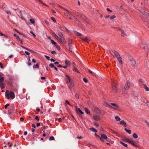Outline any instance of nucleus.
Returning a JSON list of instances; mask_svg holds the SVG:
<instances>
[{
  "mask_svg": "<svg viewBox=\"0 0 149 149\" xmlns=\"http://www.w3.org/2000/svg\"><path fill=\"white\" fill-rule=\"evenodd\" d=\"M67 11L64 13V14L66 16L68 17V18L71 20H74L76 19L75 17L73 15L72 13L68 11L67 10H66Z\"/></svg>",
  "mask_w": 149,
  "mask_h": 149,
  "instance_id": "nucleus-1",
  "label": "nucleus"
},
{
  "mask_svg": "<svg viewBox=\"0 0 149 149\" xmlns=\"http://www.w3.org/2000/svg\"><path fill=\"white\" fill-rule=\"evenodd\" d=\"M130 86V82L128 81L125 84L124 89L123 90V94L125 95L127 93L126 91L129 89Z\"/></svg>",
  "mask_w": 149,
  "mask_h": 149,
  "instance_id": "nucleus-2",
  "label": "nucleus"
},
{
  "mask_svg": "<svg viewBox=\"0 0 149 149\" xmlns=\"http://www.w3.org/2000/svg\"><path fill=\"white\" fill-rule=\"evenodd\" d=\"M6 96L7 97L8 99H10V96L11 99H14L15 97V95L14 93L12 91H10L9 93V91L7 90L5 94Z\"/></svg>",
  "mask_w": 149,
  "mask_h": 149,
  "instance_id": "nucleus-3",
  "label": "nucleus"
},
{
  "mask_svg": "<svg viewBox=\"0 0 149 149\" xmlns=\"http://www.w3.org/2000/svg\"><path fill=\"white\" fill-rule=\"evenodd\" d=\"M126 141L132 146L135 147L139 148V145L137 144L136 141H135L132 140H130L129 139H127Z\"/></svg>",
  "mask_w": 149,
  "mask_h": 149,
  "instance_id": "nucleus-4",
  "label": "nucleus"
},
{
  "mask_svg": "<svg viewBox=\"0 0 149 149\" xmlns=\"http://www.w3.org/2000/svg\"><path fill=\"white\" fill-rule=\"evenodd\" d=\"M114 57L115 58H116L120 63L121 64V58L118 52H116V54H115V55L114 56Z\"/></svg>",
  "mask_w": 149,
  "mask_h": 149,
  "instance_id": "nucleus-5",
  "label": "nucleus"
},
{
  "mask_svg": "<svg viewBox=\"0 0 149 149\" xmlns=\"http://www.w3.org/2000/svg\"><path fill=\"white\" fill-rule=\"evenodd\" d=\"M80 17L83 20L85 21L88 24L90 23V21L84 15L81 14L80 15Z\"/></svg>",
  "mask_w": 149,
  "mask_h": 149,
  "instance_id": "nucleus-6",
  "label": "nucleus"
},
{
  "mask_svg": "<svg viewBox=\"0 0 149 149\" xmlns=\"http://www.w3.org/2000/svg\"><path fill=\"white\" fill-rule=\"evenodd\" d=\"M108 138L107 136L104 134H102L101 136L100 137V141L103 142L104 141V139H107Z\"/></svg>",
  "mask_w": 149,
  "mask_h": 149,
  "instance_id": "nucleus-7",
  "label": "nucleus"
},
{
  "mask_svg": "<svg viewBox=\"0 0 149 149\" xmlns=\"http://www.w3.org/2000/svg\"><path fill=\"white\" fill-rule=\"evenodd\" d=\"M72 40L71 39H69L68 41V46L70 51L72 52Z\"/></svg>",
  "mask_w": 149,
  "mask_h": 149,
  "instance_id": "nucleus-8",
  "label": "nucleus"
},
{
  "mask_svg": "<svg viewBox=\"0 0 149 149\" xmlns=\"http://www.w3.org/2000/svg\"><path fill=\"white\" fill-rule=\"evenodd\" d=\"M75 108L76 111L78 115L83 114H84V112L80 109V108H77L76 107H75Z\"/></svg>",
  "mask_w": 149,
  "mask_h": 149,
  "instance_id": "nucleus-9",
  "label": "nucleus"
},
{
  "mask_svg": "<svg viewBox=\"0 0 149 149\" xmlns=\"http://www.w3.org/2000/svg\"><path fill=\"white\" fill-rule=\"evenodd\" d=\"M112 88L113 92H116L118 89L116 87V84L115 83H114L112 85Z\"/></svg>",
  "mask_w": 149,
  "mask_h": 149,
  "instance_id": "nucleus-10",
  "label": "nucleus"
},
{
  "mask_svg": "<svg viewBox=\"0 0 149 149\" xmlns=\"http://www.w3.org/2000/svg\"><path fill=\"white\" fill-rule=\"evenodd\" d=\"M80 38L82 40L87 42H88L90 40V38L89 37H87L85 38H82L81 37Z\"/></svg>",
  "mask_w": 149,
  "mask_h": 149,
  "instance_id": "nucleus-11",
  "label": "nucleus"
},
{
  "mask_svg": "<svg viewBox=\"0 0 149 149\" xmlns=\"http://www.w3.org/2000/svg\"><path fill=\"white\" fill-rule=\"evenodd\" d=\"M111 105L112 106H111V108H113L114 109H116L118 107V105L115 103H111Z\"/></svg>",
  "mask_w": 149,
  "mask_h": 149,
  "instance_id": "nucleus-12",
  "label": "nucleus"
},
{
  "mask_svg": "<svg viewBox=\"0 0 149 149\" xmlns=\"http://www.w3.org/2000/svg\"><path fill=\"white\" fill-rule=\"evenodd\" d=\"M130 64L134 68L136 65V62L135 60L132 59L130 60Z\"/></svg>",
  "mask_w": 149,
  "mask_h": 149,
  "instance_id": "nucleus-13",
  "label": "nucleus"
},
{
  "mask_svg": "<svg viewBox=\"0 0 149 149\" xmlns=\"http://www.w3.org/2000/svg\"><path fill=\"white\" fill-rule=\"evenodd\" d=\"M59 41L61 43H63V44H65L66 43L65 41L64 37L61 38L59 39Z\"/></svg>",
  "mask_w": 149,
  "mask_h": 149,
  "instance_id": "nucleus-14",
  "label": "nucleus"
},
{
  "mask_svg": "<svg viewBox=\"0 0 149 149\" xmlns=\"http://www.w3.org/2000/svg\"><path fill=\"white\" fill-rule=\"evenodd\" d=\"M94 111L97 113L100 114L101 113V110L97 107H95L94 109Z\"/></svg>",
  "mask_w": 149,
  "mask_h": 149,
  "instance_id": "nucleus-15",
  "label": "nucleus"
},
{
  "mask_svg": "<svg viewBox=\"0 0 149 149\" xmlns=\"http://www.w3.org/2000/svg\"><path fill=\"white\" fill-rule=\"evenodd\" d=\"M143 15L145 16L148 19H149V14L146 12H144Z\"/></svg>",
  "mask_w": 149,
  "mask_h": 149,
  "instance_id": "nucleus-16",
  "label": "nucleus"
},
{
  "mask_svg": "<svg viewBox=\"0 0 149 149\" xmlns=\"http://www.w3.org/2000/svg\"><path fill=\"white\" fill-rule=\"evenodd\" d=\"M146 46V44L144 43H142L140 45V47L143 49H145Z\"/></svg>",
  "mask_w": 149,
  "mask_h": 149,
  "instance_id": "nucleus-17",
  "label": "nucleus"
},
{
  "mask_svg": "<svg viewBox=\"0 0 149 149\" xmlns=\"http://www.w3.org/2000/svg\"><path fill=\"white\" fill-rule=\"evenodd\" d=\"M65 76L67 77L68 79V81H67L66 82V83L68 84V82H69L72 81L71 80V79L70 77L67 74H65Z\"/></svg>",
  "mask_w": 149,
  "mask_h": 149,
  "instance_id": "nucleus-18",
  "label": "nucleus"
},
{
  "mask_svg": "<svg viewBox=\"0 0 149 149\" xmlns=\"http://www.w3.org/2000/svg\"><path fill=\"white\" fill-rule=\"evenodd\" d=\"M88 72L91 74L95 76H96L97 75V74L95 72L92 71L90 70H88Z\"/></svg>",
  "mask_w": 149,
  "mask_h": 149,
  "instance_id": "nucleus-19",
  "label": "nucleus"
},
{
  "mask_svg": "<svg viewBox=\"0 0 149 149\" xmlns=\"http://www.w3.org/2000/svg\"><path fill=\"white\" fill-rule=\"evenodd\" d=\"M65 63L66 65L67 66H70V62L68 60H66L65 61Z\"/></svg>",
  "mask_w": 149,
  "mask_h": 149,
  "instance_id": "nucleus-20",
  "label": "nucleus"
},
{
  "mask_svg": "<svg viewBox=\"0 0 149 149\" xmlns=\"http://www.w3.org/2000/svg\"><path fill=\"white\" fill-rule=\"evenodd\" d=\"M90 130L94 132H98L96 129L93 127L90 128Z\"/></svg>",
  "mask_w": 149,
  "mask_h": 149,
  "instance_id": "nucleus-21",
  "label": "nucleus"
},
{
  "mask_svg": "<svg viewBox=\"0 0 149 149\" xmlns=\"http://www.w3.org/2000/svg\"><path fill=\"white\" fill-rule=\"evenodd\" d=\"M93 118L96 120H98L100 119V117L95 115L93 116Z\"/></svg>",
  "mask_w": 149,
  "mask_h": 149,
  "instance_id": "nucleus-22",
  "label": "nucleus"
},
{
  "mask_svg": "<svg viewBox=\"0 0 149 149\" xmlns=\"http://www.w3.org/2000/svg\"><path fill=\"white\" fill-rule=\"evenodd\" d=\"M21 47H22V48H24V49H26V50H27L28 51H29V52H32V50H31V49H29V48H26V47H24V46H23L21 45Z\"/></svg>",
  "mask_w": 149,
  "mask_h": 149,
  "instance_id": "nucleus-23",
  "label": "nucleus"
},
{
  "mask_svg": "<svg viewBox=\"0 0 149 149\" xmlns=\"http://www.w3.org/2000/svg\"><path fill=\"white\" fill-rule=\"evenodd\" d=\"M124 125L125 127H127V125L126 123L124 121V120H122V125Z\"/></svg>",
  "mask_w": 149,
  "mask_h": 149,
  "instance_id": "nucleus-24",
  "label": "nucleus"
},
{
  "mask_svg": "<svg viewBox=\"0 0 149 149\" xmlns=\"http://www.w3.org/2000/svg\"><path fill=\"white\" fill-rule=\"evenodd\" d=\"M75 34L77 36H81L82 35V34L81 33L77 32L76 31H75L74 32Z\"/></svg>",
  "mask_w": 149,
  "mask_h": 149,
  "instance_id": "nucleus-25",
  "label": "nucleus"
},
{
  "mask_svg": "<svg viewBox=\"0 0 149 149\" xmlns=\"http://www.w3.org/2000/svg\"><path fill=\"white\" fill-rule=\"evenodd\" d=\"M144 88L145 89L146 91H149V88L147 87V85L146 84H144Z\"/></svg>",
  "mask_w": 149,
  "mask_h": 149,
  "instance_id": "nucleus-26",
  "label": "nucleus"
},
{
  "mask_svg": "<svg viewBox=\"0 0 149 149\" xmlns=\"http://www.w3.org/2000/svg\"><path fill=\"white\" fill-rule=\"evenodd\" d=\"M58 35L60 37V38L63 37V34L61 32H58Z\"/></svg>",
  "mask_w": 149,
  "mask_h": 149,
  "instance_id": "nucleus-27",
  "label": "nucleus"
},
{
  "mask_svg": "<svg viewBox=\"0 0 149 149\" xmlns=\"http://www.w3.org/2000/svg\"><path fill=\"white\" fill-rule=\"evenodd\" d=\"M85 111L86 113L87 114H90V111L87 108H85Z\"/></svg>",
  "mask_w": 149,
  "mask_h": 149,
  "instance_id": "nucleus-28",
  "label": "nucleus"
},
{
  "mask_svg": "<svg viewBox=\"0 0 149 149\" xmlns=\"http://www.w3.org/2000/svg\"><path fill=\"white\" fill-rule=\"evenodd\" d=\"M127 35L126 33L123 31V30H122V36L125 37Z\"/></svg>",
  "mask_w": 149,
  "mask_h": 149,
  "instance_id": "nucleus-29",
  "label": "nucleus"
},
{
  "mask_svg": "<svg viewBox=\"0 0 149 149\" xmlns=\"http://www.w3.org/2000/svg\"><path fill=\"white\" fill-rule=\"evenodd\" d=\"M124 130L128 134H131V131L130 130H128L126 128H125Z\"/></svg>",
  "mask_w": 149,
  "mask_h": 149,
  "instance_id": "nucleus-30",
  "label": "nucleus"
},
{
  "mask_svg": "<svg viewBox=\"0 0 149 149\" xmlns=\"http://www.w3.org/2000/svg\"><path fill=\"white\" fill-rule=\"evenodd\" d=\"M115 118L116 120L117 121H119L120 120V118L118 116H116L115 117Z\"/></svg>",
  "mask_w": 149,
  "mask_h": 149,
  "instance_id": "nucleus-31",
  "label": "nucleus"
},
{
  "mask_svg": "<svg viewBox=\"0 0 149 149\" xmlns=\"http://www.w3.org/2000/svg\"><path fill=\"white\" fill-rule=\"evenodd\" d=\"M116 52H117L116 51H115L114 52L113 51H111L110 52L111 54L113 55V56L114 57L115 55V54H116Z\"/></svg>",
  "mask_w": 149,
  "mask_h": 149,
  "instance_id": "nucleus-32",
  "label": "nucleus"
},
{
  "mask_svg": "<svg viewBox=\"0 0 149 149\" xmlns=\"http://www.w3.org/2000/svg\"><path fill=\"white\" fill-rule=\"evenodd\" d=\"M116 52H117L116 51H115L114 52L113 51H111L110 52L111 54L113 55V56L114 57L115 55V54H116Z\"/></svg>",
  "mask_w": 149,
  "mask_h": 149,
  "instance_id": "nucleus-33",
  "label": "nucleus"
},
{
  "mask_svg": "<svg viewBox=\"0 0 149 149\" xmlns=\"http://www.w3.org/2000/svg\"><path fill=\"white\" fill-rule=\"evenodd\" d=\"M133 136L135 139H137L138 137L137 135L135 133H134L133 134Z\"/></svg>",
  "mask_w": 149,
  "mask_h": 149,
  "instance_id": "nucleus-34",
  "label": "nucleus"
},
{
  "mask_svg": "<svg viewBox=\"0 0 149 149\" xmlns=\"http://www.w3.org/2000/svg\"><path fill=\"white\" fill-rule=\"evenodd\" d=\"M4 81V77H1L0 79V84H1Z\"/></svg>",
  "mask_w": 149,
  "mask_h": 149,
  "instance_id": "nucleus-35",
  "label": "nucleus"
},
{
  "mask_svg": "<svg viewBox=\"0 0 149 149\" xmlns=\"http://www.w3.org/2000/svg\"><path fill=\"white\" fill-rule=\"evenodd\" d=\"M75 14L76 15L78 16H80V15L81 14L79 13V12H75Z\"/></svg>",
  "mask_w": 149,
  "mask_h": 149,
  "instance_id": "nucleus-36",
  "label": "nucleus"
},
{
  "mask_svg": "<svg viewBox=\"0 0 149 149\" xmlns=\"http://www.w3.org/2000/svg\"><path fill=\"white\" fill-rule=\"evenodd\" d=\"M73 70L74 71H75L77 72V73H79V70H77V69L75 67H74L73 69Z\"/></svg>",
  "mask_w": 149,
  "mask_h": 149,
  "instance_id": "nucleus-37",
  "label": "nucleus"
},
{
  "mask_svg": "<svg viewBox=\"0 0 149 149\" xmlns=\"http://www.w3.org/2000/svg\"><path fill=\"white\" fill-rule=\"evenodd\" d=\"M22 11H20L19 12L21 18H22V19H24V17L22 15Z\"/></svg>",
  "mask_w": 149,
  "mask_h": 149,
  "instance_id": "nucleus-38",
  "label": "nucleus"
},
{
  "mask_svg": "<svg viewBox=\"0 0 149 149\" xmlns=\"http://www.w3.org/2000/svg\"><path fill=\"white\" fill-rule=\"evenodd\" d=\"M1 84L0 85V87L1 89H3L4 88V86L3 83Z\"/></svg>",
  "mask_w": 149,
  "mask_h": 149,
  "instance_id": "nucleus-39",
  "label": "nucleus"
},
{
  "mask_svg": "<svg viewBox=\"0 0 149 149\" xmlns=\"http://www.w3.org/2000/svg\"><path fill=\"white\" fill-rule=\"evenodd\" d=\"M69 83H70V85L69 86V88H70V87H72L73 86V84L72 83V81H71Z\"/></svg>",
  "mask_w": 149,
  "mask_h": 149,
  "instance_id": "nucleus-40",
  "label": "nucleus"
},
{
  "mask_svg": "<svg viewBox=\"0 0 149 149\" xmlns=\"http://www.w3.org/2000/svg\"><path fill=\"white\" fill-rule=\"evenodd\" d=\"M49 66L51 68H54V67H55L54 64H53V63H50L49 65Z\"/></svg>",
  "mask_w": 149,
  "mask_h": 149,
  "instance_id": "nucleus-41",
  "label": "nucleus"
},
{
  "mask_svg": "<svg viewBox=\"0 0 149 149\" xmlns=\"http://www.w3.org/2000/svg\"><path fill=\"white\" fill-rule=\"evenodd\" d=\"M144 2L145 5L147 6L148 5V3L147 0H143Z\"/></svg>",
  "mask_w": 149,
  "mask_h": 149,
  "instance_id": "nucleus-42",
  "label": "nucleus"
},
{
  "mask_svg": "<svg viewBox=\"0 0 149 149\" xmlns=\"http://www.w3.org/2000/svg\"><path fill=\"white\" fill-rule=\"evenodd\" d=\"M65 104L66 105L67 104L69 105L70 106H71L70 104L69 103V102L68 101L66 100L65 101Z\"/></svg>",
  "mask_w": 149,
  "mask_h": 149,
  "instance_id": "nucleus-43",
  "label": "nucleus"
},
{
  "mask_svg": "<svg viewBox=\"0 0 149 149\" xmlns=\"http://www.w3.org/2000/svg\"><path fill=\"white\" fill-rule=\"evenodd\" d=\"M83 81L85 83H87L88 81V79L85 77L83 78Z\"/></svg>",
  "mask_w": 149,
  "mask_h": 149,
  "instance_id": "nucleus-44",
  "label": "nucleus"
},
{
  "mask_svg": "<svg viewBox=\"0 0 149 149\" xmlns=\"http://www.w3.org/2000/svg\"><path fill=\"white\" fill-rule=\"evenodd\" d=\"M51 19L54 22H56V20L54 17H52L51 18Z\"/></svg>",
  "mask_w": 149,
  "mask_h": 149,
  "instance_id": "nucleus-45",
  "label": "nucleus"
},
{
  "mask_svg": "<svg viewBox=\"0 0 149 149\" xmlns=\"http://www.w3.org/2000/svg\"><path fill=\"white\" fill-rule=\"evenodd\" d=\"M105 105L107 107L111 108V106L108 103H106V104H105Z\"/></svg>",
  "mask_w": 149,
  "mask_h": 149,
  "instance_id": "nucleus-46",
  "label": "nucleus"
},
{
  "mask_svg": "<svg viewBox=\"0 0 149 149\" xmlns=\"http://www.w3.org/2000/svg\"><path fill=\"white\" fill-rule=\"evenodd\" d=\"M44 56L48 60H50V57L49 56L46 55H45Z\"/></svg>",
  "mask_w": 149,
  "mask_h": 149,
  "instance_id": "nucleus-47",
  "label": "nucleus"
},
{
  "mask_svg": "<svg viewBox=\"0 0 149 149\" xmlns=\"http://www.w3.org/2000/svg\"><path fill=\"white\" fill-rule=\"evenodd\" d=\"M116 17L115 15H113L110 17V19L111 20L115 18Z\"/></svg>",
  "mask_w": 149,
  "mask_h": 149,
  "instance_id": "nucleus-48",
  "label": "nucleus"
},
{
  "mask_svg": "<svg viewBox=\"0 0 149 149\" xmlns=\"http://www.w3.org/2000/svg\"><path fill=\"white\" fill-rule=\"evenodd\" d=\"M51 42L52 44L54 45H56V42H54L53 40H51Z\"/></svg>",
  "mask_w": 149,
  "mask_h": 149,
  "instance_id": "nucleus-49",
  "label": "nucleus"
},
{
  "mask_svg": "<svg viewBox=\"0 0 149 149\" xmlns=\"http://www.w3.org/2000/svg\"><path fill=\"white\" fill-rule=\"evenodd\" d=\"M51 32L53 35L54 37L56 35L52 30H51Z\"/></svg>",
  "mask_w": 149,
  "mask_h": 149,
  "instance_id": "nucleus-50",
  "label": "nucleus"
},
{
  "mask_svg": "<svg viewBox=\"0 0 149 149\" xmlns=\"http://www.w3.org/2000/svg\"><path fill=\"white\" fill-rule=\"evenodd\" d=\"M30 21L31 22V23L32 24H33L34 23L35 21L34 19H30Z\"/></svg>",
  "mask_w": 149,
  "mask_h": 149,
  "instance_id": "nucleus-51",
  "label": "nucleus"
},
{
  "mask_svg": "<svg viewBox=\"0 0 149 149\" xmlns=\"http://www.w3.org/2000/svg\"><path fill=\"white\" fill-rule=\"evenodd\" d=\"M54 137L53 136H51L49 139V140H54Z\"/></svg>",
  "mask_w": 149,
  "mask_h": 149,
  "instance_id": "nucleus-52",
  "label": "nucleus"
},
{
  "mask_svg": "<svg viewBox=\"0 0 149 149\" xmlns=\"http://www.w3.org/2000/svg\"><path fill=\"white\" fill-rule=\"evenodd\" d=\"M146 100L145 102L144 101H143V102L146 104H147V103L148 104H147V105L149 107V102H148V101L147 100Z\"/></svg>",
  "mask_w": 149,
  "mask_h": 149,
  "instance_id": "nucleus-53",
  "label": "nucleus"
},
{
  "mask_svg": "<svg viewBox=\"0 0 149 149\" xmlns=\"http://www.w3.org/2000/svg\"><path fill=\"white\" fill-rule=\"evenodd\" d=\"M122 144L125 147H127V144L123 143V142H122Z\"/></svg>",
  "mask_w": 149,
  "mask_h": 149,
  "instance_id": "nucleus-54",
  "label": "nucleus"
},
{
  "mask_svg": "<svg viewBox=\"0 0 149 149\" xmlns=\"http://www.w3.org/2000/svg\"><path fill=\"white\" fill-rule=\"evenodd\" d=\"M24 53L26 54L27 55H29V54H30V53H29V52H28L26 51H25L24 52Z\"/></svg>",
  "mask_w": 149,
  "mask_h": 149,
  "instance_id": "nucleus-55",
  "label": "nucleus"
},
{
  "mask_svg": "<svg viewBox=\"0 0 149 149\" xmlns=\"http://www.w3.org/2000/svg\"><path fill=\"white\" fill-rule=\"evenodd\" d=\"M54 37L56 39L58 40V41L59 40V39H60V38L56 35Z\"/></svg>",
  "mask_w": 149,
  "mask_h": 149,
  "instance_id": "nucleus-56",
  "label": "nucleus"
},
{
  "mask_svg": "<svg viewBox=\"0 0 149 149\" xmlns=\"http://www.w3.org/2000/svg\"><path fill=\"white\" fill-rule=\"evenodd\" d=\"M94 125L96 126L97 127H98L99 126V125L97 123H94Z\"/></svg>",
  "mask_w": 149,
  "mask_h": 149,
  "instance_id": "nucleus-57",
  "label": "nucleus"
},
{
  "mask_svg": "<svg viewBox=\"0 0 149 149\" xmlns=\"http://www.w3.org/2000/svg\"><path fill=\"white\" fill-rule=\"evenodd\" d=\"M51 53H52V54H56V52L55 51H52L51 52Z\"/></svg>",
  "mask_w": 149,
  "mask_h": 149,
  "instance_id": "nucleus-58",
  "label": "nucleus"
},
{
  "mask_svg": "<svg viewBox=\"0 0 149 149\" xmlns=\"http://www.w3.org/2000/svg\"><path fill=\"white\" fill-rule=\"evenodd\" d=\"M10 105V104H7L6 105H5V108L6 109L7 107Z\"/></svg>",
  "mask_w": 149,
  "mask_h": 149,
  "instance_id": "nucleus-59",
  "label": "nucleus"
},
{
  "mask_svg": "<svg viewBox=\"0 0 149 149\" xmlns=\"http://www.w3.org/2000/svg\"><path fill=\"white\" fill-rule=\"evenodd\" d=\"M39 67V65L38 64H37L35 65V67L33 66V68H38Z\"/></svg>",
  "mask_w": 149,
  "mask_h": 149,
  "instance_id": "nucleus-60",
  "label": "nucleus"
},
{
  "mask_svg": "<svg viewBox=\"0 0 149 149\" xmlns=\"http://www.w3.org/2000/svg\"><path fill=\"white\" fill-rule=\"evenodd\" d=\"M30 33L31 34H32L34 37H35L36 36V35L31 31H30Z\"/></svg>",
  "mask_w": 149,
  "mask_h": 149,
  "instance_id": "nucleus-61",
  "label": "nucleus"
},
{
  "mask_svg": "<svg viewBox=\"0 0 149 149\" xmlns=\"http://www.w3.org/2000/svg\"><path fill=\"white\" fill-rule=\"evenodd\" d=\"M16 38L17 41H19L20 40L19 37L18 36H16Z\"/></svg>",
  "mask_w": 149,
  "mask_h": 149,
  "instance_id": "nucleus-62",
  "label": "nucleus"
},
{
  "mask_svg": "<svg viewBox=\"0 0 149 149\" xmlns=\"http://www.w3.org/2000/svg\"><path fill=\"white\" fill-rule=\"evenodd\" d=\"M45 22L47 25H49V23L48 21H47V20H45Z\"/></svg>",
  "mask_w": 149,
  "mask_h": 149,
  "instance_id": "nucleus-63",
  "label": "nucleus"
},
{
  "mask_svg": "<svg viewBox=\"0 0 149 149\" xmlns=\"http://www.w3.org/2000/svg\"><path fill=\"white\" fill-rule=\"evenodd\" d=\"M32 62L34 63H35L36 62V61L34 59H33L32 60Z\"/></svg>",
  "mask_w": 149,
  "mask_h": 149,
  "instance_id": "nucleus-64",
  "label": "nucleus"
}]
</instances>
